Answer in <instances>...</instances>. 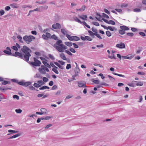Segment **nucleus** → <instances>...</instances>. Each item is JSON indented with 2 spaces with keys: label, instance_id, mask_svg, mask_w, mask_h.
Segmentation results:
<instances>
[{
  "label": "nucleus",
  "instance_id": "obj_26",
  "mask_svg": "<svg viewBox=\"0 0 146 146\" xmlns=\"http://www.w3.org/2000/svg\"><path fill=\"white\" fill-rule=\"evenodd\" d=\"M136 83L135 85L137 86H142L143 85V83L141 82H135Z\"/></svg>",
  "mask_w": 146,
  "mask_h": 146
},
{
  "label": "nucleus",
  "instance_id": "obj_12",
  "mask_svg": "<svg viewBox=\"0 0 146 146\" xmlns=\"http://www.w3.org/2000/svg\"><path fill=\"white\" fill-rule=\"evenodd\" d=\"M120 28L124 31H125L128 30L129 29L128 27L124 25L120 26Z\"/></svg>",
  "mask_w": 146,
  "mask_h": 146
},
{
  "label": "nucleus",
  "instance_id": "obj_59",
  "mask_svg": "<svg viewBox=\"0 0 146 146\" xmlns=\"http://www.w3.org/2000/svg\"><path fill=\"white\" fill-rule=\"evenodd\" d=\"M42 38L44 40H47L48 38L46 37V35H45L44 34L43 35H42Z\"/></svg>",
  "mask_w": 146,
  "mask_h": 146
},
{
  "label": "nucleus",
  "instance_id": "obj_17",
  "mask_svg": "<svg viewBox=\"0 0 146 146\" xmlns=\"http://www.w3.org/2000/svg\"><path fill=\"white\" fill-rule=\"evenodd\" d=\"M62 43V41L61 40H59L56 41V43L54 44V45H56L57 46L58 45V46H60Z\"/></svg>",
  "mask_w": 146,
  "mask_h": 146
},
{
  "label": "nucleus",
  "instance_id": "obj_29",
  "mask_svg": "<svg viewBox=\"0 0 146 146\" xmlns=\"http://www.w3.org/2000/svg\"><path fill=\"white\" fill-rule=\"evenodd\" d=\"M108 24H111L112 25H115V22L112 21V20H109L108 21Z\"/></svg>",
  "mask_w": 146,
  "mask_h": 146
},
{
  "label": "nucleus",
  "instance_id": "obj_50",
  "mask_svg": "<svg viewBox=\"0 0 146 146\" xmlns=\"http://www.w3.org/2000/svg\"><path fill=\"white\" fill-rule=\"evenodd\" d=\"M64 52L66 53H67L70 56H72L73 55L72 54L71 52H70L68 50H65Z\"/></svg>",
  "mask_w": 146,
  "mask_h": 146
},
{
  "label": "nucleus",
  "instance_id": "obj_4",
  "mask_svg": "<svg viewBox=\"0 0 146 146\" xmlns=\"http://www.w3.org/2000/svg\"><path fill=\"white\" fill-rule=\"evenodd\" d=\"M21 50L24 54L29 53H31L32 52L31 50L26 46H24L22 48H21Z\"/></svg>",
  "mask_w": 146,
  "mask_h": 146
},
{
  "label": "nucleus",
  "instance_id": "obj_25",
  "mask_svg": "<svg viewBox=\"0 0 146 146\" xmlns=\"http://www.w3.org/2000/svg\"><path fill=\"white\" fill-rule=\"evenodd\" d=\"M44 68H39L38 70L39 72L42 74H45L46 73Z\"/></svg>",
  "mask_w": 146,
  "mask_h": 146
},
{
  "label": "nucleus",
  "instance_id": "obj_13",
  "mask_svg": "<svg viewBox=\"0 0 146 146\" xmlns=\"http://www.w3.org/2000/svg\"><path fill=\"white\" fill-rule=\"evenodd\" d=\"M78 17L80 19H82L83 20L86 21L87 20V17L86 15H82V16L79 15Z\"/></svg>",
  "mask_w": 146,
  "mask_h": 146
},
{
  "label": "nucleus",
  "instance_id": "obj_39",
  "mask_svg": "<svg viewBox=\"0 0 146 146\" xmlns=\"http://www.w3.org/2000/svg\"><path fill=\"white\" fill-rule=\"evenodd\" d=\"M106 33L108 37L110 36L111 35V33H110V32L108 31H107L106 32Z\"/></svg>",
  "mask_w": 146,
  "mask_h": 146
},
{
  "label": "nucleus",
  "instance_id": "obj_27",
  "mask_svg": "<svg viewBox=\"0 0 146 146\" xmlns=\"http://www.w3.org/2000/svg\"><path fill=\"white\" fill-rule=\"evenodd\" d=\"M134 35L132 33H127V35H125V37H127V36H130L132 37Z\"/></svg>",
  "mask_w": 146,
  "mask_h": 146
},
{
  "label": "nucleus",
  "instance_id": "obj_20",
  "mask_svg": "<svg viewBox=\"0 0 146 146\" xmlns=\"http://www.w3.org/2000/svg\"><path fill=\"white\" fill-rule=\"evenodd\" d=\"M64 43L66 45L69 46H71L73 44L71 42H65Z\"/></svg>",
  "mask_w": 146,
  "mask_h": 146
},
{
  "label": "nucleus",
  "instance_id": "obj_7",
  "mask_svg": "<svg viewBox=\"0 0 146 146\" xmlns=\"http://www.w3.org/2000/svg\"><path fill=\"white\" fill-rule=\"evenodd\" d=\"M29 63L33 66H39L41 64L40 61L36 62H29Z\"/></svg>",
  "mask_w": 146,
  "mask_h": 146
},
{
  "label": "nucleus",
  "instance_id": "obj_62",
  "mask_svg": "<svg viewBox=\"0 0 146 146\" xmlns=\"http://www.w3.org/2000/svg\"><path fill=\"white\" fill-rule=\"evenodd\" d=\"M71 68V65L70 64H67L66 68V69L68 70Z\"/></svg>",
  "mask_w": 146,
  "mask_h": 146
},
{
  "label": "nucleus",
  "instance_id": "obj_38",
  "mask_svg": "<svg viewBox=\"0 0 146 146\" xmlns=\"http://www.w3.org/2000/svg\"><path fill=\"white\" fill-rule=\"evenodd\" d=\"M133 11L136 12H139L141 11V10L139 8H135L133 9Z\"/></svg>",
  "mask_w": 146,
  "mask_h": 146
},
{
  "label": "nucleus",
  "instance_id": "obj_1",
  "mask_svg": "<svg viewBox=\"0 0 146 146\" xmlns=\"http://www.w3.org/2000/svg\"><path fill=\"white\" fill-rule=\"evenodd\" d=\"M35 38V37L32 35H25L23 37V40L27 44H29L30 42L32 41V40H34Z\"/></svg>",
  "mask_w": 146,
  "mask_h": 146
},
{
  "label": "nucleus",
  "instance_id": "obj_46",
  "mask_svg": "<svg viewBox=\"0 0 146 146\" xmlns=\"http://www.w3.org/2000/svg\"><path fill=\"white\" fill-rule=\"evenodd\" d=\"M15 111L17 113H21L22 111V110L20 109H16Z\"/></svg>",
  "mask_w": 146,
  "mask_h": 146
},
{
  "label": "nucleus",
  "instance_id": "obj_52",
  "mask_svg": "<svg viewBox=\"0 0 146 146\" xmlns=\"http://www.w3.org/2000/svg\"><path fill=\"white\" fill-rule=\"evenodd\" d=\"M80 71L79 69L78 68H76L75 70V73L78 74L79 73Z\"/></svg>",
  "mask_w": 146,
  "mask_h": 146
},
{
  "label": "nucleus",
  "instance_id": "obj_61",
  "mask_svg": "<svg viewBox=\"0 0 146 146\" xmlns=\"http://www.w3.org/2000/svg\"><path fill=\"white\" fill-rule=\"evenodd\" d=\"M42 80L43 81L45 82H47L48 80L47 78L45 77H43L42 78Z\"/></svg>",
  "mask_w": 146,
  "mask_h": 146
},
{
  "label": "nucleus",
  "instance_id": "obj_55",
  "mask_svg": "<svg viewBox=\"0 0 146 146\" xmlns=\"http://www.w3.org/2000/svg\"><path fill=\"white\" fill-rule=\"evenodd\" d=\"M11 48L15 51H17L18 50V48H17V47L15 46H12Z\"/></svg>",
  "mask_w": 146,
  "mask_h": 146
},
{
  "label": "nucleus",
  "instance_id": "obj_42",
  "mask_svg": "<svg viewBox=\"0 0 146 146\" xmlns=\"http://www.w3.org/2000/svg\"><path fill=\"white\" fill-rule=\"evenodd\" d=\"M51 38L55 40H58V37L54 35H53L51 36Z\"/></svg>",
  "mask_w": 146,
  "mask_h": 146
},
{
  "label": "nucleus",
  "instance_id": "obj_53",
  "mask_svg": "<svg viewBox=\"0 0 146 146\" xmlns=\"http://www.w3.org/2000/svg\"><path fill=\"white\" fill-rule=\"evenodd\" d=\"M88 32L90 34V35L91 36H94L95 35L96 33H94L91 31H88Z\"/></svg>",
  "mask_w": 146,
  "mask_h": 146
},
{
  "label": "nucleus",
  "instance_id": "obj_57",
  "mask_svg": "<svg viewBox=\"0 0 146 146\" xmlns=\"http://www.w3.org/2000/svg\"><path fill=\"white\" fill-rule=\"evenodd\" d=\"M69 50L72 53H75L76 52L74 49L71 47L69 49Z\"/></svg>",
  "mask_w": 146,
  "mask_h": 146
},
{
  "label": "nucleus",
  "instance_id": "obj_30",
  "mask_svg": "<svg viewBox=\"0 0 146 146\" xmlns=\"http://www.w3.org/2000/svg\"><path fill=\"white\" fill-rule=\"evenodd\" d=\"M126 56V59H129V60L131 59H132L133 58V56L131 55L130 54L128 55L127 56Z\"/></svg>",
  "mask_w": 146,
  "mask_h": 146
},
{
  "label": "nucleus",
  "instance_id": "obj_8",
  "mask_svg": "<svg viewBox=\"0 0 146 146\" xmlns=\"http://www.w3.org/2000/svg\"><path fill=\"white\" fill-rule=\"evenodd\" d=\"M7 50H4L3 52L5 54L8 55H11L12 56L13 54L11 52V50L9 47H7L6 48Z\"/></svg>",
  "mask_w": 146,
  "mask_h": 146
},
{
  "label": "nucleus",
  "instance_id": "obj_56",
  "mask_svg": "<svg viewBox=\"0 0 146 146\" xmlns=\"http://www.w3.org/2000/svg\"><path fill=\"white\" fill-rule=\"evenodd\" d=\"M102 16L106 18L107 19H108L109 18V16L106 14L105 13H102Z\"/></svg>",
  "mask_w": 146,
  "mask_h": 146
},
{
  "label": "nucleus",
  "instance_id": "obj_58",
  "mask_svg": "<svg viewBox=\"0 0 146 146\" xmlns=\"http://www.w3.org/2000/svg\"><path fill=\"white\" fill-rule=\"evenodd\" d=\"M128 5L126 4L123 3L121 5V8L126 7Z\"/></svg>",
  "mask_w": 146,
  "mask_h": 146
},
{
  "label": "nucleus",
  "instance_id": "obj_18",
  "mask_svg": "<svg viewBox=\"0 0 146 146\" xmlns=\"http://www.w3.org/2000/svg\"><path fill=\"white\" fill-rule=\"evenodd\" d=\"M31 84V83L30 82L28 81L24 82V86L25 87H27Z\"/></svg>",
  "mask_w": 146,
  "mask_h": 146
},
{
  "label": "nucleus",
  "instance_id": "obj_48",
  "mask_svg": "<svg viewBox=\"0 0 146 146\" xmlns=\"http://www.w3.org/2000/svg\"><path fill=\"white\" fill-rule=\"evenodd\" d=\"M92 23L94 25H96L97 26H99L100 25L99 23L96 22H94V21L92 22Z\"/></svg>",
  "mask_w": 146,
  "mask_h": 146
},
{
  "label": "nucleus",
  "instance_id": "obj_35",
  "mask_svg": "<svg viewBox=\"0 0 146 146\" xmlns=\"http://www.w3.org/2000/svg\"><path fill=\"white\" fill-rule=\"evenodd\" d=\"M108 77L109 78L110 80H111L112 82H114L115 81V79L111 76L109 75H108Z\"/></svg>",
  "mask_w": 146,
  "mask_h": 146
},
{
  "label": "nucleus",
  "instance_id": "obj_24",
  "mask_svg": "<svg viewBox=\"0 0 146 146\" xmlns=\"http://www.w3.org/2000/svg\"><path fill=\"white\" fill-rule=\"evenodd\" d=\"M85 8H86V6L84 5H83L82 6V7L81 8L78 9H76V10H77V11H83L84 10Z\"/></svg>",
  "mask_w": 146,
  "mask_h": 146
},
{
  "label": "nucleus",
  "instance_id": "obj_49",
  "mask_svg": "<svg viewBox=\"0 0 146 146\" xmlns=\"http://www.w3.org/2000/svg\"><path fill=\"white\" fill-rule=\"evenodd\" d=\"M5 11L3 10H1L0 11V16H2L5 13Z\"/></svg>",
  "mask_w": 146,
  "mask_h": 146
},
{
  "label": "nucleus",
  "instance_id": "obj_44",
  "mask_svg": "<svg viewBox=\"0 0 146 146\" xmlns=\"http://www.w3.org/2000/svg\"><path fill=\"white\" fill-rule=\"evenodd\" d=\"M115 10L120 14H121L122 13V11L121 9H115Z\"/></svg>",
  "mask_w": 146,
  "mask_h": 146
},
{
  "label": "nucleus",
  "instance_id": "obj_64",
  "mask_svg": "<svg viewBox=\"0 0 146 146\" xmlns=\"http://www.w3.org/2000/svg\"><path fill=\"white\" fill-rule=\"evenodd\" d=\"M46 35L47 38H50L51 36L50 34L48 33H46Z\"/></svg>",
  "mask_w": 146,
  "mask_h": 146
},
{
  "label": "nucleus",
  "instance_id": "obj_32",
  "mask_svg": "<svg viewBox=\"0 0 146 146\" xmlns=\"http://www.w3.org/2000/svg\"><path fill=\"white\" fill-rule=\"evenodd\" d=\"M119 33L121 35H123L125 33V32L122 29H119L118 30Z\"/></svg>",
  "mask_w": 146,
  "mask_h": 146
},
{
  "label": "nucleus",
  "instance_id": "obj_22",
  "mask_svg": "<svg viewBox=\"0 0 146 146\" xmlns=\"http://www.w3.org/2000/svg\"><path fill=\"white\" fill-rule=\"evenodd\" d=\"M10 81L4 80L2 82V84L3 85H6L7 84H10Z\"/></svg>",
  "mask_w": 146,
  "mask_h": 146
},
{
  "label": "nucleus",
  "instance_id": "obj_63",
  "mask_svg": "<svg viewBox=\"0 0 146 146\" xmlns=\"http://www.w3.org/2000/svg\"><path fill=\"white\" fill-rule=\"evenodd\" d=\"M139 34L142 36H146L145 34L143 32H140L139 33Z\"/></svg>",
  "mask_w": 146,
  "mask_h": 146
},
{
  "label": "nucleus",
  "instance_id": "obj_41",
  "mask_svg": "<svg viewBox=\"0 0 146 146\" xmlns=\"http://www.w3.org/2000/svg\"><path fill=\"white\" fill-rule=\"evenodd\" d=\"M111 55L112 56H108V57L109 58L112 59H115L116 58L115 56H114V54H112Z\"/></svg>",
  "mask_w": 146,
  "mask_h": 146
},
{
  "label": "nucleus",
  "instance_id": "obj_14",
  "mask_svg": "<svg viewBox=\"0 0 146 146\" xmlns=\"http://www.w3.org/2000/svg\"><path fill=\"white\" fill-rule=\"evenodd\" d=\"M40 111L43 114H46L47 113V110L44 108H42L40 109Z\"/></svg>",
  "mask_w": 146,
  "mask_h": 146
},
{
  "label": "nucleus",
  "instance_id": "obj_60",
  "mask_svg": "<svg viewBox=\"0 0 146 146\" xmlns=\"http://www.w3.org/2000/svg\"><path fill=\"white\" fill-rule=\"evenodd\" d=\"M52 125L51 124L48 125L44 127V129H47L50 127L52 126Z\"/></svg>",
  "mask_w": 146,
  "mask_h": 146
},
{
  "label": "nucleus",
  "instance_id": "obj_6",
  "mask_svg": "<svg viewBox=\"0 0 146 146\" xmlns=\"http://www.w3.org/2000/svg\"><path fill=\"white\" fill-rule=\"evenodd\" d=\"M23 54V53H22L17 51H16L15 53L12 54V56L17 57L21 59L22 57Z\"/></svg>",
  "mask_w": 146,
  "mask_h": 146
},
{
  "label": "nucleus",
  "instance_id": "obj_51",
  "mask_svg": "<svg viewBox=\"0 0 146 146\" xmlns=\"http://www.w3.org/2000/svg\"><path fill=\"white\" fill-rule=\"evenodd\" d=\"M24 82L23 81H18L17 84L20 85L24 86Z\"/></svg>",
  "mask_w": 146,
  "mask_h": 146
},
{
  "label": "nucleus",
  "instance_id": "obj_43",
  "mask_svg": "<svg viewBox=\"0 0 146 146\" xmlns=\"http://www.w3.org/2000/svg\"><path fill=\"white\" fill-rule=\"evenodd\" d=\"M4 90H11V87L10 86H5L4 88Z\"/></svg>",
  "mask_w": 146,
  "mask_h": 146
},
{
  "label": "nucleus",
  "instance_id": "obj_36",
  "mask_svg": "<svg viewBox=\"0 0 146 146\" xmlns=\"http://www.w3.org/2000/svg\"><path fill=\"white\" fill-rule=\"evenodd\" d=\"M78 75V74L75 73V74L72 76V80H76V79L75 78V77H77Z\"/></svg>",
  "mask_w": 146,
  "mask_h": 146
},
{
  "label": "nucleus",
  "instance_id": "obj_10",
  "mask_svg": "<svg viewBox=\"0 0 146 146\" xmlns=\"http://www.w3.org/2000/svg\"><path fill=\"white\" fill-rule=\"evenodd\" d=\"M116 47L119 48H125V45L122 42H121L120 44H117L116 45Z\"/></svg>",
  "mask_w": 146,
  "mask_h": 146
},
{
  "label": "nucleus",
  "instance_id": "obj_28",
  "mask_svg": "<svg viewBox=\"0 0 146 146\" xmlns=\"http://www.w3.org/2000/svg\"><path fill=\"white\" fill-rule=\"evenodd\" d=\"M92 81L96 84H99L100 81L98 80H94V79H92L91 80Z\"/></svg>",
  "mask_w": 146,
  "mask_h": 146
},
{
  "label": "nucleus",
  "instance_id": "obj_45",
  "mask_svg": "<svg viewBox=\"0 0 146 146\" xmlns=\"http://www.w3.org/2000/svg\"><path fill=\"white\" fill-rule=\"evenodd\" d=\"M48 56L51 59V60H54V59H55L54 57V56H53L51 54H48Z\"/></svg>",
  "mask_w": 146,
  "mask_h": 146
},
{
  "label": "nucleus",
  "instance_id": "obj_40",
  "mask_svg": "<svg viewBox=\"0 0 146 146\" xmlns=\"http://www.w3.org/2000/svg\"><path fill=\"white\" fill-rule=\"evenodd\" d=\"M33 85L36 88H39L41 86V85L39 84L38 83L37 84L36 83H35Z\"/></svg>",
  "mask_w": 146,
  "mask_h": 146
},
{
  "label": "nucleus",
  "instance_id": "obj_3",
  "mask_svg": "<svg viewBox=\"0 0 146 146\" xmlns=\"http://www.w3.org/2000/svg\"><path fill=\"white\" fill-rule=\"evenodd\" d=\"M66 36L70 41L75 40L77 41L79 40L80 39V38L77 36H71L68 34H66Z\"/></svg>",
  "mask_w": 146,
  "mask_h": 146
},
{
  "label": "nucleus",
  "instance_id": "obj_9",
  "mask_svg": "<svg viewBox=\"0 0 146 146\" xmlns=\"http://www.w3.org/2000/svg\"><path fill=\"white\" fill-rule=\"evenodd\" d=\"M52 27L55 29H60L61 28V26L59 23H56V24H53L52 25Z\"/></svg>",
  "mask_w": 146,
  "mask_h": 146
},
{
  "label": "nucleus",
  "instance_id": "obj_33",
  "mask_svg": "<svg viewBox=\"0 0 146 146\" xmlns=\"http://www.w3.org/2000/svg\"><path fill=\"white\" fill-rule=\"evenodd\" d=\"M142 47H138V50H137L136 52L137 54H139L140 53V52L142 51Z\"/></svg>",
  "mask_w": 146,
  "mask_h": 146
},
{
  "label": "nucleus",
  "instance_id": "obj_47",
  "mask_svg": "<svg viewBox=\"0 0 146 146\" xmlns=\"http://www.w3.org/2000/svg\"><path fill=\"white\" fill-rule=\"evenodd\" d=\"M92 30L94 32V33H98V31L97 29H96L94 28V27H92Z\"/></svg>",
  "mask_w": 146,
  "mask_h": 146
},
{
  "label": "nucleus",
  "instance_id": "obj_19",
  "mask_svg": "<svg viewBox=\"0 0 146 146\" xmlns=\"http://www.w3.org/2000/svg\"><path fill=\"white\" fill-rule=\"evenodd\" d=\"M73 19L76 22H77L81 24L82 23V22L79 20L78 18L77 17H74L73 18Z\"/></svg>",
  "mask_w": 146,
  "mask_h": 146
},
{
  "label": "nucleus",
  "instance_id": "obj_21",
  "mask_svg": "<svg viewBox=\"0 0 146 146\" xmlns=\"http://www.w3.org/2000/svg\"><path fill=\"white\" fill-rule=\"evenodd\" d=\"M42 63L44 65V66H47L48 68H50L51 66L46 61H42Z\"/></svg>",
  "mask_w": 146,
  "mask_h": 146
},
{
  "label": "nucleus",
  "instance_id": "obj_37",
  "mask_svg": "<svg viewBox=\"0 0 146 146\" xmlns=\"http://www.w3.org/2000/svg\"><path fill=\"white\" fill-rule=\"evenodd\" d=\"M86 40L89 41H91L92 40V39L89 36H85Z\"/></svg>",
  "mask_w": 146,
  "mask_h": 146
},
{
  "label": "nucleus",
  "instance_id": "obj_2",
  "mask_svg": "<svg viewBox=\"0 0 146 146\" xmlns=\"http://www.w3.org/2000/svg\"><path fill=\"white\" fill-rule=\"evenodd\" d=\"M54 47L59 52H64L63 50L66 49L67 47L64 45L62 44L60 46L54 45Z\"/></svg>",
  "mask_w": 146,
  "mask_h": 146
},
{
  "label": "nucleus",
  "instance_id": "obj_16",
  "mask_svg": "<svg viewBox=\"0 0 146 146\" xmlns=\"http://www.w3.org/2000/svg\"><path fill=\"white\" fill-rule=\"evenodd\" d=\"M60 57L61 58L64 60H66V58L63 53H62L60 54Z\"/></svg>",
  "mask_w": 146,
  "mask_h": 146
},
{
  "label": "nucleus",
  "instance_id": "obj_34",
  "mask_svg": "<svg viewBox=\"0 0 146 146\" xmlns=\"http://www.w3.org/2000/svg\"><path fill=\"white\" fill-rule=\"evenodd\" d=\"M112 73H113V74H114L115 75L118 76H119L120 77H125V76L124 75H123L118 74L116 73H115V72H113Z\"/></svg>",
  "mask_w": 146,
  "mask_h": 146
},
{
  "label": "nucleus",
  "instance_id": "obj_23",
  "mask_svg": "<svg viewBox=\"0 0 146 146\" xmlns=\"http://www.w3.org/2000/svg\"><path fill=\"white\" fill-rule=\"evenodd\" d=\"M20 134H19V133L17 134H15L13 136L10 137L9 139H11L15 138L16 137H17L19 136H20Z\"/></svg>",
  "mask_w": 146,
  "mask_h": 146
},
{
  "label": "nucleus",
  "instance_id": "obj_5",
  "mask_svg": "<svg viewBox=\"0 0 146 146\" xmlns=\"http://www.w3.org/2000/svg\"><path fill=\"white\" fill-rule=\"evenodd\" d=\"M31 56V53H26L25 54H23L22 57L21 59H23L25 61L27 62L29 61V58Z\"/></svg>",
  "mask_w": 146,
  "mask_h": 146
},
{
  "label": "nucleus",
  "instance_id": "obj_31",
  "mask_svg": "<svg viewBox=\"0 0 146 146\" xmlns=\"http://www.w3.org/2000/svg\"><path fill=\"white\" fill-rule=\"evenodd\" d=\"M8 132L9 133H17L18 132V131H15L14 130L10 129L8 130Z\"/></svg>",
  "mask_w": 146,
  "mask_h": 146
},
{
  "label": "nucleus",
  "instance_id": "obj_15",
  "mask_svg": "<svg viewBox=\"0 0 146 146\" xmlns=\"http://www.w3.org/2000/svg\"><path fill=\"white\" fill-rule=\"evenodd\" d=\"M135 82H137V81H132L131 83L128 84V85L132 87H135L136 86L135 85V84L134 83Z\"/></svg>",
  "mask_w": 146,
  "mask_h": 146
},
{
  "label": "nucleus",
  "instance_id": "obj_54",
  "mask_svg": "<svg viewBox=\"0 0 146 146\" xmlns=\"http://www.w3.org/2000/svg\"><path fill=\"white\" fill-rule=\"evenodd\" d=\"M52 70L57 74H59L58 71L56 69L52 68Z\"/></svg>",
  "mask_w": 146,
  "mask_h": 146
},
{
  "label": "nucleus",
  "instance_id": "obj_11",
  "mask_svg": "<svg viewBox=\"0 0 146 146\" xmlns=\"http://www.w3.org/2000/svg\"><path fill=\"white\" fill-rule=\"evenodd\" d=\"M61 31L63 35H65L68 33V31L66 28H64L61 29Z\"/></svg>",
  "mask_w": 146,
  "mask_h": 146
}]
</instances>
